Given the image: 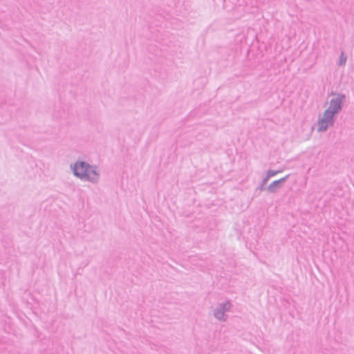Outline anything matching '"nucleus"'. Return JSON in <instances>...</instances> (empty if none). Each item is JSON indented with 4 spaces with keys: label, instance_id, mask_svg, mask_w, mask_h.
Instances as JSON below:
<instances>
[{
    "label": "nucleus",
    "instance_id": "f257e3e1",
    "mask_svg": "<svg viewBox=\"0 0 354 354\" xmlns=\"http://www.w3.org/2000/svg\"><path fill=\"white\" fill-rule=\"evenodd\" d=\"M74 174L79 177L86 178L91 180H95L97 176L89 165L83 162H77L75 165Z\"/></svg>",
    "mask_w": 354,
    "mask_h": 354
},
{
    "label": "nucleus",
    "instance_id": "f03ea898",
    "mask_svg": "<svg viewBox=\"0 0 354 354\" xmlns=\"http://www.w3.org/2000/svg\"><path fill=\"white\" fill-rule=\"evenodd\" d=\"M333 115L330 111H326L319 122L318 130L319 131H325L328 126L333 124Z\"/></svg>",
    "mask_w": 354,
    "mask_h": 354
},
{
    "label": "nucleus",
    "instance_id": "7ed1b4c3",
    "mask_svg": "<svg viewBox=\"0 0 354 354\" xmlns=\"http://www.w3.org/2000/svg\"><path fill=\"white\" fill-rule=\"evenodd\" d=\"M343 96L337 95L333 98L331 102L329 108L326 111H330L333 115H335L341 109V103L342 101Z\"/></svg>",
    "mask_w": 354,
    "mask_h": 354
},
{
    "label": "nucleus",
    "instance_id": "20e7f679",
    "mask_svg": "<svg viewBox=\"0 0 354 354\" xmlns=\"http://www.w3.org/2000/svg\"><path fill=\"white\" fill-rule=\"evenodd\" d=\"M346 61V58L345 56H344V55L342 54V56H341V58H340V64H345Z\"/></svg>",
    "mask_w": 354,
    "mask_h": 354
},
{
    "label": "nucleus",
    "instance_id": "39448f33",
    "mask_svg": "<svg viewBox=\"0 0 354 354\" xmlns=\"http://www.w3.org/2000/svg\"><path fill=\"white\" fill-rule=\"evenodd\" d=\"M223 315V313H221V312H218L216 314V316L218 317V318H221Z\"/></svg>",
    "mask_w": 354,
    "mask_h": 354
}]
</instances>
